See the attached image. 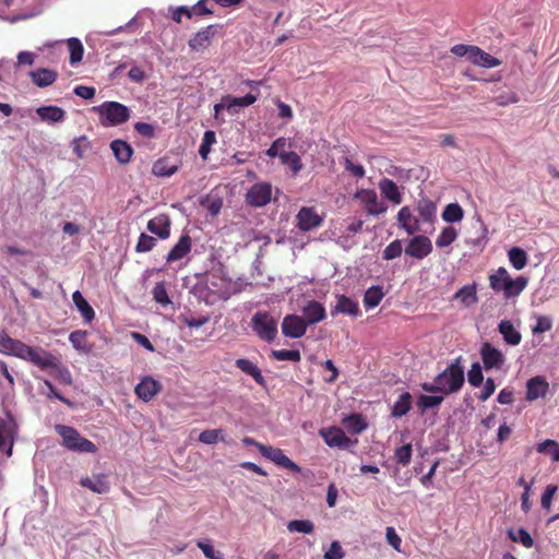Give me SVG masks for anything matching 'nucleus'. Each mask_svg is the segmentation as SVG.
I'll use <instances>...</instances> for the list:
<instances>
[{
	"label": "nucleus",
	"instance_id": "42",
	"mask_svg": "<svg viewBox=\"0 0 559 559\" xmlns=\"http://www.w3.org/2000/svg\"><path fill=\"white\" fill-rule=\"evenodd\" d=\"M464 211L459 203H450L442 212V219L448 223H455L463 219Z\"/></svg>",
	"mask_w": 559,
	"mask_h": 559
},
{
	"label": "nucleus",
	"instance_id": "8",
	"mask_svg": "<svg viewBox=\"0 0 559 559\" xmlns=\"http://www.w3.org/2000/svg\"><path fill=\"white\" fill-rule=\"evenodd\" d=\"M354 199L360 201L366 213L371 216H378L388 210L386 204L379 201L378 194L373 189H358L354 194Z\"/></svg>",
	"mask_w": 559,
	"mask_h": 559
},
{
	"label": "nucleus",
	"instance_id": "43",
	"mask_svg": "<svg viewBox=\"0 0 559 559\" xmlns=\"http://www.w3.org/2000/svg\"><path fill=\"white\" fill-rule=\"evenodd\" d=\"M383 298V292L380 286H372L364 295V305L367 308L377 307Z\"/></svg>",
	"mask_w": 559,
	"mask_h": 559
},
{
	"label": "nucleus",
	"instance_id": "5",
	"mask_svg": "<svg viewBox=\"0 0 559 559\" xmlns=\"http://www.w3.org/2000/svg\"><path fill=\"white\" fill-rule=\"evenodd\" d=\"M93 110L98 112L104 127L121 124L130 117L129 108L117 102H105L94 107Z\"/></svg>",
	"mask_w": 559,
	"mask_h": 559
},
{
	"label": "nucleus",
	"instance_id": "27",
	"mask_svg": "<svg viewBox=\"0 0 559 559\" xmlns=\"http://www.w3.org/2000/svg\"><path fill=\"white\" fill-rule=\"evenodd\" d=\"M379 189L382 193V195L388 199L389 201H391L392 203L394 204H401L402 203V194L400 192V189L397 187V185L389 179V178H383L380 180L379 182Z\"/></svg>",
	"mask_w": 559,
	"mask_h": 559
},
{
	"label": "nucleus",
	"instance_id": "38",
	"mask_svg": "<svg viewBox=\"0 0 559 559\" xmlns=\"http://www.w3.org/2000/svg\"><path fill=\"white\" fill-rule=\"evenodd\" d=\"M508 258L511 263V265L516 270L520 271L524 269L527 264V253L519 247H512L508 251Z\"/></svg>",
	"mask_w": 559,
	"mask_h": 559
},
{
	"label": "nucleus",
	"instance_id": "33",
	"mask_svg": "<svg viewBox=\"0 0 559 559\" xmlns=\"http://www.w3.org/2000/svg\"><path fill=\"white\" fill-rule=\"evenodd\" d=\"M162 384L152 377L142 378V401L148 402L162 391Z\"/></svg>",
	"mask_w": 559,
	"mask_h": 559
},
{
	"label": "nucleus",
	"instance_id": "51",
	"mask_svg": "<svg viewBox=\"0 0 559 559\" xmlns=\"http://www.w3.org/2000/svg\"><path fill=\"white\" fill-rule=\"evenodd\" d=\"M537 452L551 455L552 461L559 462V443L547 439L537 445Z\"/></svg>",
	"mask_w": 559,
	"mask_h": 559
},
{
	"label": "nucleus",
	"instance_id": "1",
	"mask_svg": "<svg viewBox=\"0 0 559 559\" xmlns=\"http://www.w3.org/2000/svg\"><path fill=\"white\" fill-rule=\"evenodd\" d=\"M0 353L15 356L31 361L40 369H53V377L62 384H72L70 370L60 364V360L51 353L41 348H34L20 340L11 337L5 331H0Z\"/></svg>",
	"mask_w": 559,
	"mask_h": 559
},
{
	"label": "nucleus",
	"instance_id": "49",
	"mask_svg": "<svg viewBox=\"0 0 559 559\" xmlns=\"http://www.w3.org/2000/svg\"><path fill=\"white\" fill-rule=\"evenodd\" d=\"M287 530L292 533L311 534L314 531V524L310 520H293L288 522Z\"/></svg>",
	"mask_w": 559,
	"mask_h": 559
},
{
	"label": "nucleus",
	"instance_id": "23",
	"mask_svg": "<svg viewBox=\"0 0 559 559\" xmlns=\"http://www.w3.org/2000/svg\"><path fill=\"white\" fill-rule=\"evenodd\" d=\"M397 223L408 235H414L419 230V221L412 214L408 206H403L399 211Z\"/></svg>",
	"mask_w": 559,
	"mask_h": 559
},
{
	"label": "nucleus",
	"instance_id": "62",
	"mask_svg": "<svg viewBox=\"0 0 559 559\" xmlns=\"http://www.w3.org/2000/svg\"><path fill=\"white\" fill-rule=\"evenodd\" d=\"M551 328H552V321L550 318L538 317L537 322L533 328V333L534 334L544 333V332L551 330Z\"/></svg>",
	"mask_w": 559,
	"mask_h": 559
},
{
	"label": "nucleus",
	"instance_id": "64",
	"mask_svg": "<svg viewBox=\"0 0 559 559\" xmlns=\"http://www.w3.org/2000/svg\"><path fill=\"white\" fill-rule=\"evenodd\" d=\"M344 551L338 542H333L329 550L324 554V559H343Z\"/></svg>",
	"mask_w": 559,
	"mask_h": 559
},
{
	"label": "nucleus",
	"instance_id": "59",
	"mask_svg": "<svg viewBox=\"0 0 559 559\" xmlns=\"http://www.w3.org/2000/svg\"><path fill=\"white\" fill-rule=\"evenodd\" d=\"M179 319L181 320V322H183L189 328H200V326L204 325L205 323H207L210 320L207 316H201L199 318H194V317L187 316V314H181L179 317Z\"/></svg>",
	"mask_w": 559,
	"mask_h": 559
},
{
	"label": "nucleus",
	"instance_id": "50",
	"mask_svg": "<svg viewBox=\"0 0 559 559\" xmlns=\"http://www.w3.org/2000/svg\"><path fill=\"white\" fill-rule=\"evenodd\" d=\"M215 142H216L215 132L212 130L205 131L203 134V138H202L201 145L199 147V154L202 159L205 160L207 158V156L211 152V147Z\"/></svg>",
	"mask_w": 559,
	"mask_h": 559
},
{
	"label": "nucleus",
	"instance_id": "58",
	"mask_svg": "<svg viewBox=\"0 0 559 559\" xmlns=\"http://www.w3.org/2000/svg\"><path fill=\"white\" fill-rule=\"evenodd\" d=\"M558 487L556 485H548L540 499V504L544 509L549 510L551 506V501L554 499V496L557 493Z\"/></svg>",
	"mask_w": 559,
	"mask_h": 559
},
{
	"label": "nucleus",
	"instance_id": "41",
	"mask_svg": "<svg viewBox=\"0 0 559 559\" xmlns=\"http://www.w3.org/2000/svg\"><path fill=\"white\" fill-rule=\"evenodd\" d=\"M255 100H257V96L249 93L242 97L226 96L225 105H226V109L228 111H231L233 108H235V107H248V106L252 105L253 103H255Z\"/></svg>",
	"mask_w": 559,
	"mask_h": 559
},
{
	"label": "nucleus",
	"instance_id": "20",
	"mask_svg": "<svg viewBox=\"0 0 559 559\" xmlns=\"http://www.w3.org/2000/svg\"><path fill=\"white\" fill-rule=\"evenodd\" d=\"M147 229L160 239H167L170 235V219L168 215L160 214L150 219L147 223Z\"/></svg>",
	"mask_w": 559,
	"mask_h": 559
},
{
	"label": "nucleus",
	"instance_id": "37",
	"mask_svg": "<svg viewBox=\"0 0 559 559\" xmlns=\"http://www.w3.org/2000/svg\"><path fill=\"white\" fill-rule=\"evenodd\" d=\"M412 395L408 392H404L397 399V401L393 404L391 415L392 417H403L406 415L412 407Z\"/></svg>",
	"mask_w": 559,
	"mask_h": 559
},
{
	"label": "nucleus",
	"instance_id": "19",
	"mask_svg": "<svg viewBox=\"0 0 559 559\" xmlns=\"http://www.w3.org/2000/svg\"><path fill=\"white\" fill-rule=\"evenodd\" d=\"M191 237L188 234L181 235L178 242L168 252L166 261L171 263L181 260L191 251Z\"/></svg>",
	"mask_w": 559,
	"mask_h": 559
},
{
	"label": "nucleus",
	"instance_id": "63",
	"mask_svg": "<svg viewBox=\"0 0 559 559\" xmlns=\"http://www.w3.org/2000/svg\"><path fill=\"white\" fill-rule=\"evenodd\" d=\"M209 0H199L193 7L195 16L213 15L214 11L207 5Z\"/></svg>",
	"mask_w": 559,
	"mask_h": 559
},
{
	"label": "nucleus",
	"instance_id": "30",
	"mask_svg": "<svg viewBox=\"0 0 559 559\" xmlns=\"http://www.w3.org/2000/svg\"><path fill=\"white\" fill-rule=\"evenodd\" d=\"M111 151L120 164H126L132 156V147L122 140H115L110 143Z\"/></svg>",
	"mask_w": 559,
	"mask_h": 559
},
{
	"label": "nucleus",
	"instance_id": "7",
	"mask_svg": "<svg viewBox=\"0 0 559 559\" xmlns=\"http://www.w3.org/2000/svg\"><path fill=\"white\" fill-rule=\"evenodd\" d=\"M319 436L324 440L325 444L330 448L349 449L357 445L358 440L348 438L344 430L336 426L321 428Z\"/></svg>",
	"mask_w": 559,
	"mask_h": 559
},
{
	"label": "nucleus",
	"instance_id": "25",
	"mask_svg": "<svg viewBox=\"0 0 559 559\" xmlns=\"http://www.w3.org/2000/svg\"><path fill=\"white\" fill-rule=\"evenodd\" d=\"M40 120L48 123L61 122L66 119V111L58 106H43L36 109Z\"/></svg>",
	"mask_w": 559,
	"mask_h": 559
},
{
	"label": "nucleus",
	"instance_id": "10",
	"mask_svg": "<svg viewBox=\"0 0 559 559\" xmlns=\"http://www.w3.org/2000/svg\"><path fill=\"white\" fill-rule=\"evenodd\" d=\"M17 427L12 418L4 419L0 417V450L8 457L12 456L13 444L15 441Z\"/></svg>",
	"mask_w": 559,
	"mask_h": 559
},
{
	"label": "nucleus",
	"instance_id": "44",
	"mask_svg": "<svg viewBox=\"0 0 559 559\" xmlns=\"http://www.w3.org/2000/svg\"><path fill=\"white\" fill-rule=\"evenodd\" d=\"M417 211L424 222H432L436 217L437 206L430 200H421L417 205Z\"/></svg>",
	"mask_w": 559,
	"mask_h": 559
},
{
	"label": "nucleus",
	"instance_id": "61",
	"mask_svg": "<svg viewBox=\"0 0 559 559\" xmlns=\"http://www.w3.org/2000/svg\"><path fill=\"white\" fill-rule=\"evenodd\" d=\"M44 384L48 389V393H47L48 399L55 397V399L61 401L62 403H64L66 405H68L69 407L73 406V403L69 399L61 395L49 380H45Z\"/></svg>",
	"mask_w": 559,
	"mask_h": 559
},
{
	"label": "nucleus",
	"instance_id": "56",
	"mask_svg": "<svg viewBox=\"0 0 559 559\" xmlns=\"http://www.w3.org/2000/svg\"><path fill=\"white\" fill-rule=\"evenodd\" d=\"M403 248L401 240L396 239L389 243L382 253L384 260H393L402 254Z\"/></svg>",
	"mask_w": 559,
	"mask_h": 559
},
{
	"label": "nucleus",
	"instance_id": "47",
	"mask_svg": "<svg viewBox=\"0 0 559 559\" xmlns=\"http://www.w3.org/2000/svg\"><path fill=\"white\" fill-rule=\"evenodd\" d=\"M456 237V229L453 226H447L441 230L440 235L438 236L436 245L439 248L448 247L455 241Z\"/></svg>",
	"mask_w": 559,
	"mask_h": 559
},
{
	"label": "nucleus",
	"instance_id": "13",
	"mask_svg": "<svg viewBox=\"0 0 559 559\" xmlns=\"http://www.w3.org/2000/svg\"><path fill=\"white\" fill-rule=\"evenodd\" d=\"M307 321L297 314H287L282 321V333L286 337L300 338L307 332Z\"/></svg>",
	"mask_w": 559,
	"mask_h": 559
},
{
	"label": "nucleus",
	"instance_id": "55",
	"mask_svg": "<svg viewBox=\"0 0 559 559\" xmlns=\"http://www.w3.org/2000/svg\"><path fill=\"white\" fill-rule=\"evenodd\" d=\"M222 429H209L204 430L199 435V441L204 444H215L219 440H223Z\"/></svg>",
	"mask_w": 559,
	"mask_h": 559
},
{
	"label": "nucleus",
	"instance_id": "60",
	"mask_svg": "<svg viewBox=\"0 0 559 559\" xmlns=\"http://www.w3.org/2000/svg\"><path fill=\"white\" fill-rule=\"evenodd\" d=\"M197 546L207 559H224L223 554L215 550L214 547L207 543L199 540Z\"/></svg>",
	"mask_w": 559,
	"mask_h": 559
},
{
	"label": "nucleus",
	"instance_id": "4",
	"mask_svg": "<svg viewBox=\"0 0 559 559\" xmlns=\"http://www.w3.org/2000/svg\"><path fill=\"white\" fill-rule=\"evenodd\" d=\"M56 432L62 438V444L74 452L94 453L96 445L88 439L82 437L79 431L71 427L58 424L55 426Z\"/></svg>",
	"mask_w": 559,
	"mask_h": 559
},
{
	"label": "nucleus",
	"instance_id": "54",
	"mask_svg": "<svg viewBox=\"0 0 559 559\" xmlns=\"http://www.w3.org/2000/svg\"><path fill=\"white\" fill-rule=\"evenodd\" d=\"M467 380L469 384L474 388H478L481 385L484 381V376L481 371V366L478 361L473 362L471 369L467 372Z\"/></svg>",
	"mask_w": 559,
	"mask_h": 559
},
{
	"label": "nucleus",
	"instance_id": "15",
	"mask_svg": "<svg viewBox=\"0 0 559 559\" xmlns=\"http://www.w3.org/2000/svg\"><path fill=\"white\" fill-rule=\"evenodd\" d=\"M480 356L486 370L500 369L506 361L503 354L488 342L481 345Z\"/></svg>",
	"mask_w": 559,
	"mask_h": 559
},
{
	"label": "nucleus",
	"instance_id": "14",
	"mask_svg": "<svg viewBox=\"0 0 559 559\" xmlns=\"http://www.w3.org/2000/svg\"><path fill=\"white\" fill-rule=\"evenodd\" d=\"M432 251L431 240L427 236L413 237L405 248V253L412 258L421 260Z\"/></svg>",
	"mask_w": 559,
	"mask_h": 559
},
{
	"label": "nucleus",
	"instance_id": "40",
	"mask_svg": "<svg viewBox=\"0 0 559 559\" xmlns=\"http://www.w3.org/2000/svg\"><path fill=\"white\" fill-rule=\"evenodd\" d=\"M67 46L70 51V63L75 64L83 59L84 47L81 40L76 37H71L67 39Z\"/></svg>",
	"mask_w": 559,
	"mask_h": 559
},
{
	"label": "nucleus",
	"instance_id": "21",
	"mask_svg": "<svg viewBox=\"0 0 559 559\" xmlns=\"http://www.w3.org/2000/svg\"><path fill=\"white\" fill-rule=\"evenodd\" d=\"M548 382L543 377H534L526 383V399L528 401H535L539 397H544L548 392Z\"/></svg>",
	"mask_w": 559,
	"mask_h": 559
},
{
	"label": "nucleus",
	"instance_id": "35",
	"mask_svg": "<svg viewBox=\"0 0 559 559\" xmlns=\"http://www.w3.org/2000/svg\"><path fill=\"white\" fill-rule=\"evenodd\" d=\"M152 295L155 302L158 304L163 309H174V302L168 296L165 282L156 283L152 290Z\"/></svg>",
	"mask_w": 559,
	"mask_h": 559
},
{
	"label": "nucleus",
	"instance_id": "2",
	"mask_svg": "<svg viewBox=\"0 0 559 559\" xmlns=\"http://www.w3.org/2000/svg\"><path fill=\"white\" fill-rule=\"evenodd\" d=\"M463 384L464 368L461 365V357H457L435 378L433 383L424 382L421 389L429 393L449 395L459 392Z\"/></svg>",
	"mask_w": 559,
	"mask_h": 559
},
{
	"label": "nucleus",
	"instance_id": "26",
	"mask_svg": "<svg viewBox=\"0 0 559 559\" xmlns=\"http://www.w3.org/2000/svg\"><path fill=\"white\" fill-rule=\"evenodd\" d=\"M57 78V71L47 68H40L31 72L32 82L38 87H47L52 85Z\"/></svg>",
	"mask_w": 559,
	"mask_h": 559
},
{
	"label": "nucleus",
	"instance_id": "9",
	"mask_svg": "<svg viewBox=\"0 0 559 559\" xmlns=\"http://www.w3.org/2000/svg\"><path fill=\"white\" fill-rule=\"evenodd\" d=\"M272 198V186L269 182L254 183L246 194L247 204L253 207L266 205Z\"/></svg>",
	"mask_w": 559,
	"mask_h": 559
},
{
	"label": "nucleus",
	"instance_id": "48",
	"mask_svg": "<svg viewBox=\"0 0 559 559\" xmlns=\"http://www.w3.org/2000/svg\"><path fill=\"white\" fill-rule=\"evenodd\" d=\"M69 341L73 345L74 348L83 352H87L90 349L87 345V332L82 330H76L70 333Z\"/></svg>",
	"mask_w": 559,
	"mask_h": 559
},
{
	"label": "nucleus",
	"instance_id": "45",
	"mask_svg": "<svg viewBox=\"0 0 559 559\" xmlns=\"http://www.w3.org/2000/svg\"><path fill=\"white\" fill-rule=\"evenodd\" d=\"M443 402L442 395H420L417 400V406L421 414L427 409L439 406Z\"/></svg>",
	"mask_w": 559,
	"mask_h": 559
},
{
	"label": "nucleus",
	"instance_id": "12",
	"mask_svg": "<svg viewBox=\"0 0 559 559\" xmlns=\"http://www.w3.org/2000/svg\"><path fill=\"white\" fill-rule=\"evenodd\" d=\"M296 226L304 233L310 231L323 224V217L311 206H302L296 215Z\"/></svg>",
	"mask_w": 559,
	"mask_h": 559
},
{
	"label": "nucleus",
	"instance_id": "31",
	"mask_svg": "<svg viewBox=\"0 0 559 559\" xmlns=\"http://www.w3.org/2000/svg\"><path fill=\"white\" fill-rule=\"evenodd\" d=\"M454 299L460 300L461 304L465 307L475 305L478 301L476 284L465 285L462 288H460L455 293Z\"/></svg>",
	"mask_w": 559,
	"mask_h": 559
},
{
	"label": "nucleus",
	"instance_id": "11",
	"mask_svg": "<svg viewBox=\"0 0 559 559\" xmlns=\"http://www.w3.org/2000/svg\"><path fill=\"white\" fill-rule=\"evenodd\" d=\"M260 453L280 467L286 468L294 473L300 472V467L294 461H292L280 448L260 445Z\"/></svg>",
	"mask_w": 559,
	"mask_h": 559
},
{
	"label": "nucleus",
	"instance_id": "28",
	"mask_svg": "<svg viewBox=\"0 0 559 559\" xmlns=\"http://www.w3.org/2000/svg\"><path fill=\"white\" fill-rule=\"evenodd\" d=\"M80 484L96 493H106L110 488L104 474H99L94 477H84L80 480Z\"/></svg>",
	"mask_w": 559,
	"mask_h": 559
},
{
	"label": "nucleus",
	"instance_id": "36",
	"mask_svg": "<svg viewBox=\"0 0 559 559\" xmlns=\"http://www.w3.org/2000/svg\"><path fill=\"white\" fill-rule=\"evenodd\" d=\"M178 170V165L175 163H171L169 158L164 157L157 159L153 164L152 171L155 176L158 177H169L174 175Z\"/></svg>",
	"mask_w": 559,
	"mask_h": 559
},
{
	"label": "nucleus",
	"instance_id": "57",
	"mask_svg": "<svg viewBox=\"0 0 559 559\" xmlns=\"http://www.w3.org/2000/svg\"><path fill=\"white\" fill-rule=\"evenodd\" d=\"M343 166L346 171H348L356 178H362L366 175L364 166L359 164H354L349 157H344Z\"/></svg>",
	"mask_w": 559,
	"mask_h": 559
},
{
	"label": "nucleus",
	"instance_id": "16",
	"mask_svg": "<svg viewBox=\"0 0 559 559\" xmlns=\"http://www.w3.org/2000/svg\"><path fill=\"white\" fill-rule=\"evenodd\" d=\"M215 25H209L206 27H203L197 34H194V36L189 40V47L195 51L204 50L210 46L211 40L215 36Z\"/></svg>",
	"mask_w": 559,
	"mask_h": 559
},
{
	"label": "nucleus",
	"instance_id": "24",
	"mask_svg": "<svg viewBox=\"0 0 559 559\" xmlns=\"http://www.w3.org/2000/svg\"><path fill=\"white\" fill-rule=\"evenodd\" d=\"M235 366L238 369H240L243 373L252 377L259 385H261V386L266 385V381H265L264 377L262 376L260 368L251 360H249L247 358H239L235 361Z\"/></svg>",
	"mask_w": 559,
	"mask_h": 559
},
{
	"label": "nucleus",
	"instance_id": "53",
	"mask_svg": "<svg viewBox=\"0 0 559 559\" xmlns=\"http://www.w3.org/2000/svg\"><path fill=\"white\" fill-rule=\"evenodd\" d=\"M508 535L512 542H520L526 548H531L534 545V540H533L532 536L523 527L519 528L516 534L512 530H510L508 532Z\"/></svg>",
	"mask_w": 559,
	"mask_h": 559
},
{
	"label": "nucleus",
	"instance_id": "17",
	"mask_svg": "<svg viewBox=\"0 0 559 559\" xmlns=\"http://www.w3.org/2000/svg\"><path fill=\"white\" fill-rule=\"evenodd\" d=\"M337 313L348 314L354 318L358 317L360 314L358 302L345 295H337L336 304L331 310V314L335 316Z\"/></svg>",
	"mask_w": 559,
	"mask_h": 559
},
{
	"label": "nucleus",
	"instance_id": "29",
	"mask_svg": "<svg viewBox=\"0 0 559 559\" xmlns=\"http://www.w3.org/2000/svg\"><path fill=\"white\" fill-rule=\"evenodd\" d=\"M498 330L502 334L506 343L513 346L521 343L522 335L518 330H515L511 321L502 320L498 325Z\"/></svg>",
	"mask_w": 559,
	"mask_h": 559
},
{
	"label": "nucleus",
	"instance_id": "6",
	"mask_svg": "<svg viewBox=\"0 0 559 559\" xmlns=\"http://www.w3.org/2000/svg\"><path fill=\"white\" fill-rule=\"evenodd\" d=\"M252 331L263 341L271 343L277 336V320L267 311H258L251 319Z\"/></svg>",
	"mask_w": 559,
	"mask_h": 559
},
{
	"label": "nucleus",
	"instance_id": "32",
	"mask_svg": "<svg viewBox=\"0 0 559 559\" xmlns=\"http://www.w3.org/2000/svg\"><path fill=\"white\" fill-rule=\"evenodd\" d=\"M343 426L349 433L358 435L367 428V423L360 414H352L342 420Z\"/></svg>",
	"mask_w": 559,
	"mask_h": 559
},
{
	"label": "nucleus",
	"instance_id": "18",
	"mask_svg": "<svg viewBox=\"0 0 559 559\" xmlns=\"http://www.w3.org/2000/svg\"><path fill=\"white\" fill-rule=\"evenodd\" d=\"M304 320L307 321V326L316 324L326 317L325 308L322 304L316 300L309 301L304 308Z\"/></svg>",
	"mask_w": 559,
	"mask_h": 559
},
{
	"label": "nucleus",
	"instance_id": "34",
	"mask_svg": "<svg viewBox=\"0 0 559 559\" xmlns=\"http://www.w3.org/2000/svg\"><path fill=\"white\" fill-rule=\"evenodd\" d=\"M72 300L86 322H91L95 318L93 308L83 297L81 292L75 290L72 295Z\"/></svg>",
	"mask_w": 559,
	"mask_h": 559
},
{
	"label": "nucleus",
	"instance_id": "39",
	"mask_svg": "<svg viewBox=\"0 0 559 559\" xmlns=\"http://www.w3.org/2000/svg\"><path fill=\"white\" fill-rule=\"evenodd\" d=\"M282 164L287 165L294 175H297L304 167L300 156L294 152H282L280 154Z\"/></svg>",
	"mask_w": 559,
	"mask_h": 559
},
{
	"label": "nucleus",
	"instance_id": "52",
	"mask_svg": "<svg viewBox=\"0 0 559 559\" xmlns=\"http://www.w3.org/2000/svg\"><path fill=\"white\" fill-rule=\"evenodd\" d=\"M413 448L411 443L397 448L394 452L396 463L407 466L412 461Z\"/></svg>",
	"mask_w": 559,
	"mask_h": 559
},
{
	"label": "nucleus",
	"instance_id": "46",
	"mask_svg": "<svg viewBox=\"0 0 559 559\" xmlns=\"http://www.w3.org/2000/svg\"><path fill=\"white\" fill-rule=\"evenodd\" d=\"M270 357L278 361L289 360L298 362L301 359V354L297 349H273L271 350Z\"/></svg>",
	"mask_w": 559,
	"mask_h": 559
},
{
	"label": "nucleus",
	"instance_id": "3",
	"mask_svg": "<svg viewBox=\"0 0 559 559\" xmlns=\"http://www.w3.org/2000/svg\"><path fill=\"white\" fill-rule=\"evenodd\" d=\"M488 280L490 288L496 293H502L506 299L519 297L528 285V277L520 275L512 278L503 266L490 273Z\"/></svg>",
	"mask_w": 559,
	"mask_h": 559
},
{
	"label": "nucleus",
	"instance_id": "22",
	"mask_svg": "<svg viewBox=\"0 0 559 559\" xmlns=\"http://www.w3.org/2000/svg\"><path fill=\"white\" fill-rule=\"evenodd\" d=\"M469 61L475 66L484 67L487 69L496 68L501 64V60L489 55L477 46L473 47Z\"/></svg>",
	"mask_w": 559,
	"mask_h": 559
}]
</instances>
